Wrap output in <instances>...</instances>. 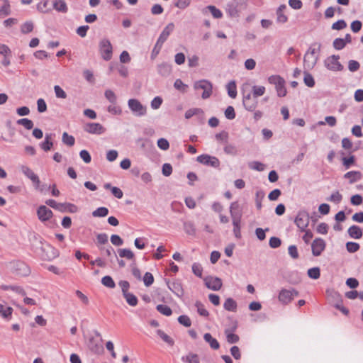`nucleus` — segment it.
<instances>
[{"instance_id":"obj_53","label":"nucleus","mask_w":363,"mask_h":363,"mask_svg":"<svg viewBox=\"0 0 363 363\" xmlns=\"http://www.w3.org/2000/svg\"><path fill=\"white\" fill-rule=\"evenodd\" d=\"M33 30V23L31 21L25 22L21 28V31L23 34L30 33Z\"/></svg>"},{"instance_id":"obj_29","label":"nucleus","mask_w":363,"mask_h":363,"mask_svg":"<svg viewBox=\"0 0 363 363\" xmlns=\"http://www.w3.org/2000/svg\"><path fill=\"white\" fill-rule=\"evenodd\" d=\"M226 89L228 96L232 99H235L237 96V86L235 81H230L226 85Z\"/></svg>"},{"instance_id":"obj_11","label":"nucleus","mask_w":363,"mask_h":363,"mask_svg":"<svg viewBox=\"0 0 363 363\" xmlns=\"http://www.w3.org/2000/svg\"><path fill=\"white\" fill-rule=\"evenodd\" d=\"M326 246L325 241L322 238H315L311 243L312 254L315 257L320 256L325 250Z\"/></svg>"},{"instance_id":"obj_30","label":"nucleus","mask_w":363,"mask_h":363,"mask_svg":"<svg viewBox=\"0 0 363 363\" xmlns=\"http://www.w3.org/2000/svg\"><path fill=\"white\" fill-rule=\"evenodd\" d=\"M118 253L120 257L126 258L129 260L134 259L135 257L134 253L130 249H118Z\"/></svg>"},{"instance_id":"obj_62","label":"nucleus","mask_w":363,"mask_h":363,"mask_svg":"<svg viewBox=\"0 0 363 363\" xmlns=\"http://www.w3.org/2000/svg\"><path fill=\"white\" fill-rule=\"evenodd\" d=\"M278 96L284 97L286 95V89L285 86V80L280 85L275 87Z\"/></svg>"},{"instance_id":"obj_27","label":"nucleus","mask_w":363,"mask_h":363,"mask_svg":"<svg viewBox=\"0 0 363 363\" xmlns=\"http://www.w3.org/2000/svg\"><path fill=\"white\" fill-rule=\"evenodd\" d=\"M13 313V308L0 304V315L5 319H10Z\"/></svg>"},{"instance_id":"obj_50","label":"nucleus","mask_w":363,"mask_h":363,"mask_svg":"<svg viewBox=\"0 0 363 363\" xmlns=\"http://www.w3.org/2000/svg\"><path fill=\"white\" fill-rule=\"evenodd\" d=\"M4 5L0 8V17L10 14V4L8 0H4Z\"/></svg>"},{"instance_id":"obj_43","label":"nucleus","mask_w":363,"mask_h":363,"mask_svg":"<svg viewBox=\"0 0 363 363\" xmlns=\"http://www.w3.org/2000/svg\"><path fill=\"white\" fill-rule=\"evenodd\" d=\"M284 81V78L279 75H271L268 77V82L271 84H274L275 87L280 85Z\"/></svg>"},{"instance_id":"obj_54","label":"nucleus","mask_w":363,"mask_h":363,"mask_svg":"<svg viewBox=\"0 0 363 363\" xmlns=\"http://www.w3.org/2000/svg\"><path fill=\"white\" fill-rule=\"evenodd\" d=\"M359 245L354 242H347L346 243V249L350 253L356 252L359 250Z\"/></svg>"},{"instance_id":"obj_42","label":"nucleus","mask_w":363,"mask_h":363,"mask_svg":"<svg viewBox=\"0 0 363 363\" xmlns=\"http://www.w3.org/2000/svg\"><path fill=\"white\" fill-rule=\"evenodd\" d=\"M62 143L68 146H73L75 143V139L72 135H69L67 133L65 132L62 138Z\"/></svg>"},{"instance_id":"obj_15","label":"nucleus","mask_w":363,"mask_h":363,"mask_svg":"<svg viewBox=\"0 0 363 363\" xmlns=\"http://www.w3.org/2000/svg\"><path fill=\"white\" fill-rule=\"evenodd\" d=\"M21 172L26 177H27L28 179H30L32 181L35 189L39 188V184L40 183L39 177H38L37 174H35L33 172V171L30 168H29L27 166H22Z\"/></svg>"},{"instance_id":"obj_55","label":"nucleus","mask_w":363,"mask_h":363,"mask_svg":"<svg viewBox=\"0 0 363 363\" xmlns=\"http://www.w3.org/2000/svg\"><path fill=\"white\" fill-rule=\"evenodd\" d=\"M249 167L252 169L261 172L264 169L265 165L260 162L253 161L249 163Z\"/></svg>"},{"instance_id":"obj_35","label":"nucleus","mask_w":363,"mask_h":363,"mask_svg":"<svg viewBox=\"0 0 363 363\" xmlns=\"http://www.w3.org/2000/svg\"><path fill=\"white\" fill-rule=\"evenodd\" d=\"M265 87L263 86H253L252 88V96H254L255 98H257L259 96H261L262 95H264V94L265 93Z\"/></svg>"},{"instance_id":"obj_8","label":"nucleus","mask_w":363,"mask_h":363,"mask_svg":"<svg viewBox=\"0 0 363 363\" xmlns=\"http://www.w3.org/2000/svg\"><path fill=\"white\" fill-rule=\"evenodd\" d=\"M196 161L203 165L213 168H219L220 162L218 157L208 154H203L197 157Z\"/></svg>"},{"instance_id":"obj_49","label":"nucleus","mask_w":363,"mask_h":363,"mask_svg":"<svg viewBox=\"0 0 363 363\" xmlns=\"http://www.w3.org/2000/svg\"><path fill=\"white\" fill-rule=\"evenodd\" d=\"M303 82L308 87H313L315 86V81L313 76L308 72H304Z\"/></svg>"},{"instance_id":"obj_25","label":"nucleus","mask_w":363,"mask_h":363,"mask_svg":"<svg viewBox=\"0 0 363 363\" xmlns=\"http://www.w3.org/2000/svg\"><path fill=\"white\" fill-rule=\"evenodd\" d=\"M237 302L232 298H226L223 303V308L228 311L235 312L237 310Z\"/></svg>"},{"instance_id":"obj_7","label":"nucleus","mask_w":363,"mask_h":363,"mask_svg":"<svg viewBox=\"0 0 363 363\" xmlns=\"http://www.w3.org/2000/svg\"><path fill=\"white\" fill-rule=\"evenodd\" d=\"M339 55H333L328 57L324 60L325 67L330 71H342L343 69L342 65L339 62Z\"/></svg>"},{"instance_id":"obj_44","label":"nucleus","mask_w":363,"mask_h":363,"mask_svg":"<svg viewBox=\"0 0 363 363\" xmlns=\"http://www.w3.org/2000/svg\"><path fill=\"white\" fill-rule=\"evenodd\" d=\"M101 283L105 286L109 288V289H113L116 286V284L110 276H105L101 279Z\"/></svg>"},{"instance_id":"obj_14","label":"nucleus","mask_w":363,"mask_h":363,"mask_svg":"<svg viewBox=\"0 0 363 363\" xmlns=\"http://www.w3.org/2000/svg\"><path fill=\"white\" fill-rule=\"evenodd\" d=\"M52 211L47 206L42 205L37 209V216L41 222H46L52 217Z\"/></svg>"},{"instance_id":"obj_64","label":"nucleus","mask_w":363,"mask_h":363,"mask_svg":"<svg viewBox=\"0 0 363 363\" xmlns=\"http://www.w3.org/2000/svg\"><path fill=\"white\" fill-rule=\"evenodd\" d=\"M54 91H55V96L57 98H59V99H66L67 98L66 92L59 85H55L54 86Z\"/></svg>"},{"instance_id":"obj_61","label":"nucleus","mask_w":363,"mask_h":363,"mask_svg":"<svg viewBox=\"0 0 363 363\" xmlns=\"http://www.w3.org/2000/svg\"><path fill=\"white\" fill-rule=\"evenodd\" d=\"M178 322L185 327H190L191 325V321L189 317L186 315H181L180 316H179Z\"/></svg>"},{"instance_id":"obj_33","label":"nucleus","mask_w":363,"mask_h":363,"mask_svg":"<svg viewBox=\"0 0 363 363\" xmlns=\"http://www.w3.org/2000/svg\"><path fill=\"white\" fill-rule=\"evenodd\" d=\"M223 151L225 154L233 156L237 155L238 152V148L235 145L228 143H225Z\"/></svg>"},{"instance_id":"obj_51","label":"nucleus","mask_w":363,"mask_h":363,"mask_svg":"<svg viewBox=\"0 0 363 363\" xmlns=\"http://www.w3.org/2000/svg\"><path fill=\"white\" fill-rule=\"evenodd\" d=\"M307 273H308V276L310 278L313 279H317L320 276V271L319 267L310 268L308 270Z\"/></svg>"},{"instance_id":"obj_59","label":"nucleus","mask_w":363,"mask_h":363,"mask_svg":"<svg viewBox=\"0 0 363 363\" xmlns=\"http://www.w3.org/2000/svg\"><path fill=\"white\" fill-rule=\"evenodd\" d=\"M192 272L196 277L201 278L203 267L199 263L195 262L192 264Z\"/></svg>"},{"instance_id":"obj_52","label":"nucleus","mask_w":363,"mask_h":363,"mask_svg":"<svg viewBox=\"0 0 363 363\" xmlns=\"http://www.w3.org/2000/svg\"><path fill=\"white\" fill-rule=\"evenodd\" d=\"M206 9L211 13L212 16L215 18H222L223 13L221 11L217 9L215 6H208Z\"/></svg>"},{"instance_id":"obj_41","label":"nucleus","mask_w":363,"mask_h":363,"mask_svg":"<svg viewBox=\"0 0 363 363\" xmlns=\"http://www.w3.org/2000/svg\"><path fill=\"white\" fill-rule=\"evenodd\" d=\"M156 308L158 312L166 316H169L172 313V309L167 305L159 304L157 306Z\"/></svg>"},{"instance_id":"obj_13","label":"nucleus","mask_w":363,"mask_h":363,"mask_svg":"<svg viewBox=\"0 0 363 363\" xmlns=\"http://www.w3.org/2000/svg\"><path fill=\"white\" fill-rule=\"evenodd\" d=\"M88 347L90 351L94 354H101L104 352V347L101 340H97L94 337L89 338Z\"/></svg>"},{"instance_id":"obj_48","label":"nucleus","mask_w":363,"mask_h":363,"mask_svg":"<svg viewBox=\"0 0 363 363\" xmlns=\"http://www.w3.org/2000/svg\"><path fill=\"white\" fill-rule=\"evenodd\" d=\"M116 69L121 77L125 78L128 76V69L126 66L116 63Z\"/></svg>"},{"instance_id":"obj_22","label":"nucleus","mask_w":363,"mask_h":363,"mask_svg":"<svg viewBox=\"0 0 363 363\" xmlns=\"http://www.w3.org/2000/svg\"><path fill=\"white\" fill-rule=\"evenodd\" d=\"M230 213L232 219L236 217L242 218V212L240 210V206L237 201H234L230 204Z\"/></svg>"},{"instance_id":"obj_39","label":"nucleus","mask_w":363,"mask_h":363,"mask_svg":"<svg viewBox=\"0 0 363 363\" xmlns=\"http://www.w3.org/2000/svg\"><path fill=\"white\" fill-rule=\"evenodd\" d=\"M108 214V209L106 207H99L92 212L94 217H105Z\"/></svg>"},{"instance_id":"obj_19","label":"nucleus","mask_w":363,"mask_h":363,"mask_svg":"<svg viewBox=\"0 0 363 363\" xmlns=\"http://www.w3.org/2000/svg\"><path fill=\"white\" fill-rule=\"evenodd\" d=\"M362 174L359 171H350L344 174V178L349 179L350 184H353L359 181Z\"/></svg>"},{"instance_id":"obj_58","label":"nucleus","mask_w":363,"mask_h":363,"mask_svg":"<svg viewBox=\"0 0 363 363\" xmlns=\"http://www.w3.org/2000/svg\"><path fill=\"white\" fill-rule=\"evenodd\" d=\"M15 266L18 269L23 270V272L21 273L23 275H28L30 273L28 267L23 262H16Z\"/></svg>"},{"instance_id":"obj_28","label":"nucleus","mask_w":363,"mask_h":363,"mask_svg":"<svg viewBox=\"0 0 363 363\" xmlns=\"http://www.w3.org/2000/svg\"><path fill=\"white\" fill-rule=\"evenodd\" d=\"M53 8L62 13H66L67 11V6L64 0H57L53 2Z\"/></svg>"},{"instance_id":"obj_32","label":"nucleus","mask_w":363,"mask_h":363,"mask_svg":"<svg viewBox=\"0 0 363 363\" xmlns=\"http://www.w3.org/2000/svg\"><path fill=\"white\" fill-rule=\"evenodd\" d=\"M182 361L186 363H199V357L196 354L190 353L186 356L182 357Z\"/></svg>"},{"instance_id":"obj_10","label":"nucleus","mask_w":363,"mask_h":363,"mask_svg":"<svg viewBox=\"0 0 363 363\" xmlns=\"http://www.w3.org/2000/svg\"><path fill=\"white\" fill-rule=\"evenodd\" d=\"M242 104L246 110L252 112L255 111L258 104V101L256 98L252 96L251 93H244Z\"/></svg>"},{"instance_id":"obj_57","label":"nucleus","mask_w":363,"mask_h":363,"mask_svg":"<svg viewBox=\"0 0 363 363\" xmlns=\"http://www.w3.org/2000/svg\"><path fill=\"white\" fill-rule=\"evenodd\" d=\"M162 45H163V43H160L159 41L157 40L155 46L152 50V52H151V59L152 60L155 59L159 55V53L162 48Z\"/></svg>"},{"instance_id":"obj_17","label":"nucleus","mask_w":363,"mask_h":363,"mask_svg":"<svg viewBox=\"0 0 363 363\" xmlns=\"http://www.w3.org/2000/svg\"><path fill=\"white\" fill-rule=\"evenodd\" d=\"M174 29V24L173 23H169L160 33L157 41L164 44V43L169 38V35L173 32Z\"/></svg>"},{"instance_id":"obj_1","label":"nucleus","mask_w":363,"mask_h":363,"mask_svg":"<svg viewBox=\"0 0 363 363\" xmlns=\"http://www.w3.org/2000/svg\"><path fill=\"white\" fill-rule=\"evenodd\" d=\"M33 238L40 245L41 258L45 260H52L59 255L58 250L50 244L45 242L38 235H34Z\"/></svg>"},{"instance_id":"obj_36","label":"nucleus","mask_w":363,"mask_h":363,"mask_svg":"<svg viewBox=\"0 0 363 363\" xmlns=\"http://www.w3.org/2000/svg\"><path fill=\"white\" fill-rule=\"evenodd\" d=\"M16 123L23 125L27 130H31L34 125L33 122L27 118L18 119Z\"/></svg>"},{"instance_id":"obj_24","label":"nucleus","mask_w":363,"mask_h":363,"mask_svg":"<svg viewBox=\"0 0 363 363\" xmlns=\"http://www.w3.org/2000/svg\"><path fill=\"white\" fill-rule=\"evenodd\" d=\"M204 340L208 342L210 347L213 350H218L220 347V344L218 340L213 337L210 333H205L203 335Z\"/></svg>"},{"instance_id":"obj_18","label":"nucleus","mask_w":363,"mask_h":363,"mask_svg":"<svg viewBox=\"0 0 363 363\" xmlns=\"http://www.w3.org/2000/svg\"><path fill=\"white\" fill-rule=\"evenodd\" d=\"M157 72L162 77H168L172 73V65L167 62H162L157 65Z\"/></svg>"},{"instance_id":"obj_2","label":"nucleus","mask_w":363,"mask_h":363,"mask_svg":"<svg viewBox=\"0 0 363 363\" xmlns=\"http://www.w3.org/2000/svg\"><path fill=\"white\" fill-rule=\"evenodd\" d=\"M194 89L195 90H203L201 94V97L203 99L209 98L213 93V84L207 79H201L195 82L194 84Z\"/></svg>"},{"instance_id":"obj_46","label":"nucleus","mask_w":363,"mask_h":363,"mask_svg":"<svg viewBox=\"0 0 363 363\" xmlns=\"http://www.w3.org/2000/svg\"><path fill=\"white\" fill-rule=\"evenodd\" d=\"M342 200V196L338 191L333 192L330 196L328 199V201L335 203H339Z\"/></svg>"},{"instance_id":"obj_23","label":"nucleus","mask_w":363,"mask_h":363,"mask_svg":"<svg viewBox=\"0 0 363 363\" xmlns=\"http://www.w3.org/2000/svg\"><path fill=\"white\" fill-rule=\"evenodd\" d=\"M225 335L226 336V341L229 344L237 343L239 341V340H240L239 336L238 335L235 334L233 333V330L225 329Z\"/></svg>"},{"instance_id":"obj_12","label":"nucleus","mask_w":363,"mask_h":363,"mask_svg":"<svg viewBox=\"0 0 363 363\" xmlns=\"http://www.w3.org/2000/svg\"><path fill=\"white\" fill-rule=\"evenodd\" d=\"M205 285L209 289L218 291L222 287V281L220 278L213 277H207L204 279Z\"/></svg>"},{"instance_id":"obj_4","label":"nucleus","mask_w":363,"mask_h":363,"mask_svg":"<svg viewBox=\"0 0 363 363\" xmlns=\"http://www.w3.org/2000/svg\"><path fill=\"white\" fill-rule=\"evenodd\" d=\"M99 47L101 57L106 61H109L113 55V47L110 40L107 38L102 39Z\"/></svg>"},{"instance_id":"obj_6","label":"nucleus","mask_w":363,"mask_h":363,"mask_svg":"<svg viewBox=\"0 0 363 363\" xmlns=\"http://www.w3.org/2000/svg\"><path fill=\"white\" fill-rule=\"evenodd\" d=\"M298 291L294 289H282L279 293L278 299L282 304L287 305L294 298V297L298 296Z\"/></svg>"},{"instance_id":"obj_31","label":"nucleus","mask_w":363,"mask_h":363,"mask_svg":"<svg viewBox=\"0 0 363 363\" xmlns=\"http://www.w3.org/2000/svg\"><path fill=\"white\" fill-rule=\"evenodd\" d=\"M157 335L167 344H168L170 346L174 345V340L169 337L168 335H167L163 330L159 329L156 331Z\"/></svg>"},{"instance_id":"obj_20","label":"nucleus","mask_w":363,"mask_h":363,"mask_svg":"<svg viewBox=\"0 0 363 363\" xmlns=\"http://www.w3.org/2000/svg\"><path fill=\"white\" fill-rule=\"evenodd\" d=\"M347 233L350 237L354 239H359L362 237V230L358 225H353L350 226Z\"/></svg>"},{"instance_id":"obj_47","label":"nucleus","mask_w":363,"mask_h":363,"mask_svg":"<svg viewBox=\"0 0 363 363\" xmlns=\"http://www.w3.org/2000/svg\"><path fill=\"white\" fill-rule=\"evenodd\" d=\"M2 289L4 290H11V291H15L16 293L19 294L22 296L26 295V291H24V289L22 287L18 286H12V285L4 286L2 287Z\"/></svg>"},{"instance_id":"obj_45","label":"nucleus","mask_w":363,"mask_h":363,"mask_svg":"<svg viewBox=\"0 0 363 363\" xmlns=\"http://www.w3.org/2000/svg\"><path fill=\"white\" fill-rule=\"evenodd\" d=\"M104 96L111 104L117 103V96L112 90H106L104 92Z\"/></svg>"},{"instance_id":"obj_38","label":"nucleus","mask_w":363,"mask_h":363,"mask_svg":"<svg viewBox=\"0 0 363 363\" xmlns=\"http://www.w3.org/2000/svg\"><path fill=\"white\" fill-rule=\"evenodd\" d=\"M107 111L108 113L113 115H121L122 113V109L121 106L117 104V103L111 104L107 107Z\"/></svg>"},{"instance_id":"obj_3","label":"nucleus","mask_w":363,"mask_h":363,"mask_svg":"<svg viewBox=\"0 0 363 363\" xmlns=\"http://www.w3.org/2000/svg\"><path fill=\"white\" fill-rule=\"evenodd\" d=\"M309 213L306 210H300L295 219L294 223L301 232L306 231L309 225Z\"/></svg>"},{"instance_id":"obj_60","label":"nucleus","mask_w":363,"mask_h":363,"mask_svg":"<svg viewBox=\"0 0 363 363\" xmlns=\"http://www.w3.org/2000/svg\"><path fill=\"white\" fill-rule=\"evenodd\" d=\"M216 139L219 142L227 143L228 140V133L223 130L215 135Z\"/></svg>"},{"instance_id":"obj_34","label":"nucleus","mask_w":363,"mask_h":363,"mask_svg":"<svg viewBox=\"0 0 363 363\" xmlns=\"http://www.w3.org/2000/svg\"><path fill=\"white\" fill-rule=\"evenodd\" d=\"M195 307L197 309V313L203 317H208L209 315V313L206 308L205 306L199 301H196Z\"/></svg>"},{"instance_id":"obj_40","label":"nucleus","mask_w":363,"mask_h":363,"mask_svg":"<svg viewBox=\"0 0 363 363\" xmlns=\"http://www.w3.org/2000/svg\"><path fill=\"white\" fill-rule=\"evenodd\" d=\"M123 297L125 298L126 302L131 306H135L138 304V298L137 297L131 293H127L123 295Z\"/></svg>"},{"instance_id":"obj_21","label":"nucleus","mask_w":363,"mask_h":363,"mask_svg":"<svg viewBox=\"0 0 363 363\" xmlns=\"http://www.w3.org/2000/svg\"><path fill=\"white\" fill-rule=\"evenodd\" d=\"M286 9V6L285 4H281L277 9V21L278 23H284L288 21L287 16L284 13Z\"/></svg>"},{"instance_id":"obj_5","label":"nucleus","mask_w":363,"mask_h":363,"mask_svg":"<svg viewBox=\"0 0 363 363\" xmlns=\"http://www.w3.org/2000/svg\"><path fill=\"white\" fill-rule=\"evenodd\" d=\"M128 106L135 116L140 117L146 115L147 107L143 105L138 99H129L128 101Z\"/></svg>"},{"instance_id":"obj_37","label":"nucleus","mask_w":363,"mask_h":363,"mask_svg":"<svg viewBox=\"0 0 363 363\" xmlns=\"http://www.w3.org/2000/svg\"><path fill=\"white\" fill-rule=\"evenodd\" d=\"M303 61L308 67H313L318 61V57H311L309 54H305Z\"/></svg>"},{"instance_id":"obj_56","label":"nucleus","mask_w":363,"mask_h":363,"mask_svg":"<svg viewBox=\"0 0 363 363\" xmlns=\"http://www.w3.org/2000/svg\"><path fill=\"white\" fill-rule=\"evenodd\" d=\"M325 123H327L330 127H334L336 123H337V121H336V118L334 116H326L325 118V122L324 121H319L318 123V125H323L325 124Z\"/></svg>"},{"instance_id":"obj_63","label":"nucleus","mask_w":363,"mask_h":363,"mask_svg":"<svg viewBox=\"0 0 363 363\" xmlns=\"http://www.w3.org/2000/svg\"><path fill=\"white\" fill-rule=\"evenodd\" d=\"M333 47L335 50H340L345 47V40L342 38H335L333 41Z\"/></svg>"},{"instance_id":"obj_26","label":"nucleus","mask_w":363,"mask_h":363,"mask_svg":"<svg viewBox=\"0 0 363 363\" xmlns=\"http://www.w3.org/2000/svg\"><path fill=\"white\" fill-rule=\"evenodd\" d=\"M233 225V233L235 238H241V231H240V223L241 218H238V217L232 219Z\"/></svg>"},{"instance_id":"obj_9","label":"nucleus","mask_w":363,"mask_h":363,"mask_svg":"<svg viewBox=\"0 0 363 363\" xmlns=\"http://www.w3.org/2000/svg\"><path fill=\"white\" fill-rule=\"evenodd\" d=\"M84 130L89 134L102 135L106 128L99 123H87L84 125Z\"/></svg>"},{"instance_id":"obj_16","label":"nucleus","mask_w":363,"mask_h":363,"mask_svg":"<svg viewBox=\"0 0 363 363\" xmlns=\"http://www.w3.org/2000/svg\"><path fill=\"white\" fill-rule=\"evenodd\" d=\"M167 286L177 296L181 298L184 295V289L182 282L179 280H174L172 282L168 281Z\"/></svg>"}]
</instances>
